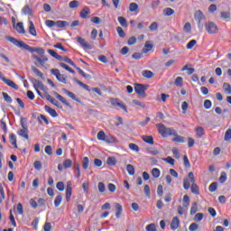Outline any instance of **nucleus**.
Wrapping results in <instances>:
<instances>
[{
	"instance_id": "43",
	"label": "nucleus",
	"mask_w": 231,
	"mask_h": 231,
	"mask_svg": "<svg viewBox=\"0 0 231 231\" xmlns=\"http://www.w3.org/2000/svg\"><path fill=\"white\" fill-rule=\"evenodd\" d=\"M162 174V171H160V169L158 168H153L152 170V176H153L154 178H159Z\"/></svg>"
},
{
	"instance_id": "59",
	"label": "nucleus",
	"mask_w": 231,
	"mask_h": 231,
	"mask_svg": "<svg viewBox=\"0 0 231 231\" xmlns=\"http://www.w3.org/2000/svg\"><path fill=\"white\" fill-rule=\"evenodd\" d=\"M136 10H138V4L136 3H131L129 5V11L130 12H136Z\"/></svg>"
},
{
	"instance_id": "64",
	"label": "nucleus",
	"mask_w": 231,
	"mask_h": 231,
	"mask_svg": "<svg viewBox=\"0 0 231 231\" xmlns=\"http://www.w3.org/2000/svg\"><path fill=\"white\" fill-rule=\"evenodd\" d=\"M44 231H51V223L46 222L43 226Z\"/></svg>"
},
{
	"instance_id": "40",
	"label": "nucleus",
	"mask_w": 231,
	"mask_h": 231,
	"mask_svg": "<svg viewBox=\"0 0 231 231\" xmlns=\"http://www.w3.org/2000/svg\"><path fill=\"white\" fill-rule=\"evenodd\" d=\"M126 171L129 176H134V166H133V164H128L126 166Z\"/></svg>"
},
{
	"instance_id": "39",
	"label": "nucleus",
	"mask_w": 231,
	"mask_h": 231,
	"mask_svg": "<svg viewBox=\"0 0 231 231\" xmlns=\"http://www.w3.org/2000/svg\"><path fill=\"white\" fill-rule=\"evenodd\" d=\"M183 202H184V208H189V206L190 205V198L189 197V195H184Z\"/></svg>"
},
{
	"instance_id": "51",
	"label": "nucleus",
	"mask_w": 231,
	"mask_h": 231,
	"mask_svg": "<svg viewBox=\"0 0 231 231\" xmlns=\"http://www.w3.org/2000/svg\"><path fill=\"white\" fill-rule=\"evenodd\" d=\"M209 192H216L217 190V182H212L208 187Z\"/></svg>"
},
{
	"instance_id": "13",
	"label": "nucleus",
	"mask_w": 231,
	"mask_h": 231,
	"mask_svg": "<svg viewBox=\"0 0 231 231\" xmlns=\"http://www.w3.org/2000/svg\"><path fill=\"white\" fill-rule=\"evenodd\" d=\"M3 82H5V84H6V86H9V88H12L13 89H15L17 91V89H19V86H17V84H15V82L12 81L11 79H8L6 78H2Z\"/></svg>"
},
{
	"instance_id": "18",
	"label": "nucleus",
	"mask_w": 231,
	"mask_h": 231,
	"mask_svg": "<svg viewBox=\"0 0 231 231\" xmlns=\"http://www.w3.org/2000/svg\"><path fill=\"white\" fill-rule=\"evenodd\" d=\"M46 113H49L52 118H57L59 116V114H57V111L53 108H51L50 106H44Z\"/></svg>"
},
{
	"instance_id": "14",
	"label": "nucleus",
	"mask_w": 231,
	"mask_h": 231,
	"mask_svg": "<svg viewBox=\"0 0 231 231\" xmlns=\"http://www.w3.org/2000/svg\"><path fill=\"white\" fill-rule=\"evenodd\" d=\"M54 97L60 100V102H61L62 104H64V106H67L68 107H71V105L69 104V102H68V100L62 97L60 94L54 92Z\"/></svg>"
},
{
	"instance_id": "16",
	"label": "nucleus",
	"mask_w": 231,
	"mask_h": 231,
	"mask_svg": "<svg viewBox=\"0 0 231 231\" xmlns=\"http://www.w3.org/2000/svg\"><path fill=\"white\" fill-rule=\"evenodd\" d=\"M178 228H180V218H178V217H174L171 223V229L178 230Z\"/></svg>"
},
{
	"instance_id": "37",
	"label": "nucleus",
	"mask_w": 231,
	"mask_h": 231,
	"mask_svg": "<svg viewBox=\"0 0 231 231\" xmlns=\"http://www.w3.org/2000/svg\"><path fill=\"white\" fill-rule=\"evenodd\" d=\"M60 68H63V69H66L67 71H69V73H72L73 75H75V71L73 70V69H71L66 63H60Z\"/></svg>"
},
{
	"instance_id": "53",
	"label": "nucleus",
	"mask_w": 231,
	"mask_h": 231,
	"mask_svg": "<svg viewBox=\"0 0 231 231\" xmlns=\"http://www.w3.org/2000/svg\"><path fill=\"white\" fill-rule=\"evenodd\" d=\"M224 140H225L226 142H230V140H231V128H229V129H227V130L226 131Z\"/></svg>"
},
{
	"instance_id": "62",
	"label": "nucleus",
	"mask_w": 231,
	"mask_h": 231,
	"mask_svg": "<svg viewBox=\"0 0 231 231\" xmlns=\"http://www.w3.org/2000/svg\"><path fill=\"white\" fill-rule=\"evenodd\" d=\"M45 24L48 28H53V26H56V22L53 20H46Z\"/></svg>"
},
{
	"instance_id": "54",
	"label": "nucleus",
	"mask_w": 231,
	"mask_h": 231,
	"mask_svg": "<svg viewBox=\"0 0 231 231\" xmlns=\"http://www.w3.org/2000/svg\"><path fill=\"white\" fill-rule=\"evenodd\" d=\"M116 32L119 35V37H121L122 39H124V37H125V32H124V29L120 26L116 27Z\"/></svg>"
},
{
	"instance_id": "49",
	"label": "nucleus",
	"mask_w": 231,
	"mask_h": 231,
	"mask_svg": "<svg viewBox=\"0 0 231 231\" xmlns=\"http://www.w3.org/2000/svg\"><path fill=\"white\" fill-rule=\"evenodd\" d=\"M44 97H45V98H46L49 102H51V104H52V105H54L55 102L57 101L56 98H54L53 97H51V96L50 94H48V93H45Z\"/></svg>"
},
{
	"instance_id": "25",
	"label": "nucleus",
	"mask_w": 231,
	"mask_h": 231,
	"mask_svg": "<svg viewBox=\"0 0 231 231\" xmlns=\"http://www.w3.org/2000/svg\"><path fill=\"white\" fill-rule=\"evenodd\" d=\"M143 140L145 143H149L150 145H154V138L152 135H143Z\"/></svg>"
},
{
	"instance_id": "15",
	"label": "nucleus",
	"mask_w": 231,
	"mask_h": 231,
	"mask_svg": "<svg viewBox=\"0 0 231 231\" xmlns=\"http://www.w3.org/2000/svg\"><path fill=\"white\" fill-rule=\"evenodd\" d=\"M28 133H30L28 128H22V129L18 130L17 134H18V136H21L22 138L28 140V138H30V135L28 134Z\"/></svg>"
},
{
	"instance_id": "8",
	"label": "nucleus",
	"mask_w": 231,
	"mask_h": 231,
	"mask_svg": "<svg viewBox=\"0 0 231 231\" xmlns=\"http://www.w3.org/2000/svg\"><path fill=\"white\" fill-rule=\"evenodd\" d=\"M110 104L114 107H120L121 109H123V111H125V113H127V106H125V105L120 102L118 98L110 99Z\"/></svg>"
},
{
	"instance_id": "58",
	"label": "nucleus",
	"mask_w": 231,
	"mask_h": 231,
	"mask_svg": "<svg viewBox=\"0 0 231 231\" xmlns=\"http://www.w3.org/2000/svg\"><path fill=\"white\" fill-rule=\"evenodd\" d=\"M97 189H98L99 192H101V194H103V192H106V184H104V182H98Z\"/></svg>"
},
{
	"instance_id": "20",
	"label": "nucleus",
	"mask_w": 231,
	"mask_h": 231,
	"mask_svg": "<svg viewBox=\"0 0 231 231\" xmlns=\"http://www.w3.org/2000/svg\"><path fill=\"white\" fill-rule=\"evenodd\" d=\"M22 14H23V15H30L31 17H33V12L29 5H25L23 7Z\"/></svg>"
},
{
	"instance_id": "47",
	"label": "nucleus",
	"mask_w": 231,
	"mask_h": 231,
	"mask_svg": "<svg viewBox=\"0 0 231 231\" xmlns=\"http://www.w3.org/2000/svg\"><path fill=\"white\" fill-rule=\"evenodd\" d=\"M223 88H224L225 93H226L227 95H231V86H230V84L224 83Z\"/></svg>"
},
{
	"instance_id": "32",
	"label": "nucleus",
	"mask_w": 231,
	"mask_h": 231,
	"mask_svg": "<svg viewBox=\"0 0 231 231\" xmlns=\"http://www.w3.org/2000/svg\"><path fill=\"white\" fill-rule=\"evenodd\" d=\"M142 75L144 79H152L154 73L151 70H143Z\"/></svg>"
},
{
	"instance_id": "56",
	"label": "nucleus",
	"mask_w": 231,
	"mask_h": 231,
	"mask_svg": "<svg viewBox=\"0 0 231 231\" xmlns=\"http://www.w3.org/2000/svg\"><path fill=\"white\" fill-rule=\"evenodd\" d=\"M171 152L177 160H180V150L178 148H172Z\"/></svg>"
},
{
	"instance_id": "45",
	"label": "nucleus",
	"mask_w": 231,
	"mask_h": 231,
	"mask_svg": "<svg viewBox=\"0 0 231 231\" xmlns=\"http://www.w3.org/2000/svg\"><path fill=\"white\" fill-rule=\"evenodd\" d=\"M106 163H107V165H110V166L116 165V158H115V157H108L106 159Z\"/></svg>"
},
{
	"instance_id": "28",
	"label": "nucleus",
	"mask_w": 231,
	"mask_h": 231,
	"mask_svg": "<svg viewBox=\"0 0 231 231\" xmlns=\"http://www.w3.org/2000/svg\"><path fill=\"white\" fill-rule=\"evenodd\" d=\"M15 30L18 33H26V31L24 30V25H23V23H17L15 26Z\"/></svg>"
},
{
	"instance_id": "7",
	"label": "nucleus",
	"mask_w": 231,
	"mask_h": 231,
	"mask_svg": "<svg viewBox=\"0 0 231 231\" xmlns=\"http://www.w3.org/2000/svg\"><path fill=\"white\" fill-rule=\"evenodd\" d=\"M206 32L209 33V35H216V33L219 32V28L214 22H208L205 24Z\"/></svg>"
},
{
	"instance_id": "2",
	"label": "nucleus",
	"mask_w": 231,
	"mask_h": 231,
	"mask_svg": "<svg viewBox=\"0 0 231 231\" xmlns=\"http://www.w3.org/2000/svg\"><path fill=\"white\" fill-rule=\"evenodd\" d=\"M6 41H9V42H12L14 46H17V48H21L22 50H27V51H30V53H33V51H36V53H39V55H44V49L42 48H33L30 45L24 43L23 41H19L12 36H6Z\"/></svg>"
},
{
	"instance_id": "36",
	"label": "nucleus",
	"mask_w": 231,
	"mask_h": 231,
	"mask_svg": "<svg viewBox=\"0 0 231 231\" xmlns=\"http://www.w3.org/2000/svg\"><path fill=\"white\" fill-rule=\"evenodd\" d=\"M82 167L84 171H88V168L89 167V158L84 157L82 160Z\"/></svg>"
},
{
	"instance_id": "12",
	"label": "nucleus",
	"mask_w": 231,
	"mask_h": 231,
	"mask_svg": "<svg viewBox=\"0 0 231 231\" xmlns=\"http://www.w3.org/2000/svg\"><path fill=\"white\" fill-rule=\"evenodd\" d=\"M78 42L84 50H92L93 48L89 43L86 42V40L82 37H78Z\"/></svg>"
},
{
	"instance_id": "41",
	"label": "nucleus",
	"mask_w": 231,
	"mask_h": 231,
	"mask_svg": "<svg viewBox=\"0 0 231 231\" xmlns=\"http://www.w3.org/2000/svg\"><path fill=\"white\" fill-rule=\"evenodd\" d=\"M60 203H62V195H58L55 199H54V206L57 208V207H60Z\"/></svg>"
},
{
	"instance_id": "31",
	"label": "nucleus",
	"mask_w": 231,
	"mask_h": 231,
	"mask_svg": "<svg viewBox=\"0 0 231 231\" xmlns=\"http://www.w3.org/2000/svg\"><path fill=\"white\" fill-rule=\"evenodd\" d=\"M56 26L58 28H66V26H69V23L67 21L59 20L56 22Z\"/></svg>"
},
{
	"instance_id": "63",
	"label": "nucleus",
	"mask_w": 231,
	"mask_h": 231,
	"mask_svg": "<svg viewBox=\"0 0 231 231\" xmlns=\"http://www.w3.org/2000/svg\"><path fill=\"white\" fill-rule=\"evenodd\" d=\"M149 30L150 32H156V30H158V23H152L151 25L149 26Z\"/></svg>"
},
{
	"instance_id": "60",
	"label": "nucleus",
	"mask_w": 231,
	"mask_h": 231,
	"mask_svg": "<svg viewBox=\"0 0 231 231\" xmlns=\"http://www.w3.org/2000/svg\"><path fill=\"white\" fill-rule=\"evenodd\" d=\"M65 187H66V186L64 185V182H62V181H59V182L56 184V188L58 189V190H60V192L64 191Z\"/></svg>"
},
{
	"instance_id": "38",
	"label": "nucleus",
	"mask_w": 231,
	"mask_h": 231,
	"mask_svg": "<svg viewBox=\"0 0 231 231\" xmlns=\"http://www.w3.org/2000/svg\"><path fill=\"white\" fill-rule=\"evenodd\" d=\"M129 149H131V151H134V152H140V147L136 144V143H129L128 144Z\"/></svg>"
},
{
	"instance_id": "4",
	"label": "nucleus",
	"mask_w": 231,
	"mask_h": 231,
	"mask_svg": "<svg viewBox=\"0 0 231 231\" xmlns=\"http://www.w3.org/2000/svg\"><path fill=\"white\" fill-rule=\"evenodd\" d=\"M62 60H64V62H67V64H70V66L75 68L79 71V74L82 75L84 79H91V75L87 74L86 72H84V70H82V69L77 67V64H75L73 60H71V59H69V57L62 58Z\"/></svg>"
},
{
	"instance_id": "21",
	"label": "nucleus",
	"mask_w": 231,
	"mask_h": 231,
	"mask_svg": "<svg viewBox=\"0 0 231 231\" xmlns=\"http://www.w3.org/2000/svg\"><path fill=\"white\" fill-rule=\"evenodd\" d=\"M197 138H202L205 136V129L202 126H198L195 128Z\"/></svg>"
},
{
	"instance_id": "5",
	"label": "nucleus",
	"mask_w": 231,
	"mask_h": 231,
	"mask_svg": "<svg viewBox=\"0 0 231 231\" xmlns=\"http://www.w3.org/2000/svg\"><path fill=\"white\" fill-rule=\"evenodd\" d=\"M194 19L198 23L199 30H200V32H203V24H202L201 22L205 21L207 19L205 14H203V12L201 10L196 11L195 14H194Z\"/></svg>"
},
{
	"instance_id": "3",
	"label": "nucleus",
	"mask_w": 231,
	"mask_h": 231,
	"mask_svg": "<svg viewBox=\"0 0 231 231\" xmlns=\"http://www.w3.org/2000/svg\"><path fill=\"white\" fill-rule=\"evenodd\" d=\"M51 73L56 77L58 82H61V84H68V76L66 74H61L59 69H51Z\"/></svg>"
},
{
	"instance_id": "24",
	"label": "nucleus",
	"mask_w": 231,
	"mask_h": 231,
	"mask_svg": "<svg viewBox=\"0 0 231 231\" xmlns=\"http://www.w3.org/2000/svg\"><path fill=\"white\" fill-rule=\"evenodd\" d=\"M152 48H154V45H152V43H151V42L147 41L144 44V48L143 50V53H149V51H151V50H152Z\"/></svg>"
},
{
	"instance_id": "52",
	"label": "nucleus",
	"mask_w": 231,
	"mask_h": 231,
	"mask_svg": "<svg viewBox=\"0 0 231 231\" xmlns=\"http://www.w3.org/2000/svg\"><path fill=\"white\" fill-rule=\"evenodd\" d=\"M145 230H146V231H158V230L156 229V224H154V223H152V224H150V225H147L146 227H145Z\"/></svg>"
},
{
	"instance_id": "30",
	"label": "nucleus",
	"mask_w": 231,
	"mask_h": 231,
	"mask_svg": "<svg viewBox=\"0 0 231 231\" xmlns=\"http://www.w3.org/2000/svg\"><path fill=\"white\" fill-rule=\"evenodd\" d=\"M191 192L196 196H199V187L197 186L196 182H191Z\"/></svg>"
},
{
	"instance_id": "46",
	"label": "nucleus",
	"mask_w": 231,
	"mask_h": 231,
	"mask_svg": "<svg viewBox=\"0 0 231 231\" xmlns=\"http://www.w3.org/2000/svg\"><path fill=\"white\" fill-rule=\"evenodd\" d=\"M38 121H39V124H42V122H44L46 125L50 124V122L48 121V118H46L44 115H40V116H38Z\"/></svg>"
},
{
	"instance_id": "29",
	"label": "nucleus",
	"mask_w": 231,
	"mask_h": 231,
	"mask_svg": "<svg viewBox=\"0 0 231 231\" xmlns=\"http://www.w3.org/2000/svg\"><path fill=\"white\" fill-rule=\"evenodd\" d=\"M117 21L123 28H127V19H125L124 16H118Z\"/></svg>"
},
{
	"instance_id": "61",
	"label": "nucleus",
	"mask_w": 231,
	"mask_h": 231,
	"mask_svg": "<svg viewBox=\"0 0 231 231\" xmlns=\"http://www.w3.org/2000/svg\"><path fill=\"white\" fill-rule=\"evenodd\" d=\"M20 125H22V129H28V125L26 124V118L21 117Z\"/></svg>"
},
{
	"instance_id": "42",
	"label": "nucleus",
	"mask_w": 231,
	"mask_h": 231,
	"mask_svg": "<svg viewBox=\"0 0 231 231\" xmlns=\"http://www.w3.org/2000/svg\"><path fill=\"white\" fill-rule=\"evenodd\" d=\"M79 6H80V4L77 0L70 1L69 3V7L71 9L79 8Z\"/></svg>"
},
{
	"instance_id": "11",
	"label": "nucleus",
	"mask_w": 231,
	"mask_h": 231,
	"mask_svg": "<svg viewBox=\"0 0 231 231\" xmlns=\"http://www.w3.org/2000/svg\"><path fill=\"white\" fill-rule=\"evenodd\" d=\"M73 194V188L71 187V181L67 182L66 188V201L69 202L71 199V195Z\"/></svg>"
},
{
	"instance_id": "17",
	"label": "nucleus",
	"mask_w": 231,
	"mask_h": 231,
	"mask_svg": "<svg viewBox=\"0 0 231 231\" xmlns=\"http://www.w3.org/2000/svg\"><path fill=\"white\" fill-rule=\"evenodd\" d=\"M89 14H91V10H89V7H85L80 11L79 17H81V19H88Z\"/></svg>"
},
{
	"instance_id": "27",
	"label": "nucleus",
	"mask_w": 231,
	"mask_h": 231,
	"mask_svg": "<svg viewBox=\"0 0 231 231\" xmlns=\"http://www.w3.org/2000/svg\"><path fill=\"white\" fill-rule=\"evenodd\" d=\"M9 142L15 149H17V137L14 134H10Z\"/></svg>"
},
{
	"instance_id": "10",
	"label": "nucleus",
	"mask_w": 231,
	"mask_h": 231,
	"mask_svg": "<svg viewBox=\"0 0 231 231\" xmlns=\"http://www.w3.org/2000/svg\"><path fill=\"white\" fill-rule=\"evenodd\" d=\"M97 140L100 142H106V143H113V137L109 139V137L106 136V133L104 131H99L97 133Z\"/></svg>"
},
{
	"instance_id": "19",
	"label": "nucleus",
	"mask_w": 231,
	"mask_h": 231,
	"mask_svg": "<svg viewBox=\"0 0 231 231\" xmlns=\"http://www.w3.org/2000/svg\"><path fill=\"white\" fill-rule=\"evenodd\" d=\"M29 33L32 35V37H37V30H35V25L32 21L29 22Z\"/></svg>"
},
{
	"instance_id": "35",
	"label": "nucleus",
	"mask_w": 231,
	"mask_h": 231,
	"mask_svg": "<svg viewBox=\"0 0 231 231\" xmlns=\"http://www.w3.org/2000/svg\"><path fill=\"white\" fill-rule=\"evenodd\" d=\"M9 220L11 222V224L13 225V226H17V222H15V217H14V213L12 211V209H10L9 211Z\"/></svg>"
},
{
	"instance_id": "1",
	"label": "nucleus",
	"mask_w": 231,
	"mask_h": 231,
	"mask_svg": "<svg viewBox=\"0 0 231 231\" xmlns=\"http://www.w3.org/2000/svg\"><path fill=\"white\" fill-rule=\"evenodd\" d=\"M156 127L162 138H167V136H175L172 139V142H175L176 143H185V137L179 135L176 130L166 127L163 124H157Z\"/></svg>"
},
{
	"instance_id": "6",
	"label": "nucleus",
	"mask_w": 231,
	"mask_h": 231,
	"mask_svg": "<svg viewBox=\"0 0 231 231\" xmlns=\"http://www.w3.org/2000/svg\"><path fill=\"white\" fill-rule=\"evenodd\" d=\"M149 86H145L143 84H136L134 87V91L140 97V98H145L147 97V94L145 91H147V88Z\"/></svg>"
},
{
	"instance_id": "9",
	"label": "nucleus",
	"mask_w": 231,
	"mask_h": 231,
	"mask_svg": "<svg viewBox=\"0 0 231 231\" xmlns=\"http://www.w3.org/2000/svg\"><path fill=\"white\" fill-rule=\"evenodd\" d=\"M73 167V161L71 159H66L62 164H58V171H64V169H71Z\"/></svg>"
},
{
	"instance_id": "55",
	"label": "nucleus",
	"mask_w": 231,
	"mask_h": 231,
	"mask_svg": "<svg viewBox=\"0 0 231 231\" xmlns=\"http://www.w3.org/2000/svg\"><path fill=\"white\" fill-rule=\"evenodd\" d=\"M175 86L181 88V86H183V78L177 77L175 79Z\"/></svg>"
},
{
	"instance_id": "50",
	"label": "nucleus",
	"mask_w": 231,
	"mask_h": 231,
	"mask_svg": "<svg viewBox=\"0 0 231 231\" xmlns=\"http://www.w3.org/2000/svg\"><path fill=\"white\" fill-rule=\"evenodd\" d=\"M218 180H219V182H220V183H225V182L226 181V180H227L226 172L222 171V172L220 173V177H219Z\"/></svg>"
},
{
	"instance_id": "34",
	"label": "nucleus",
	"mask_w": 231,
	"mask_h": 231,
	"mask_svg": "<svg viewBox=\"0 0 231 231\" xmlns=\"http://www.w3.org/2000/svg\"><path fill=\"white\" fill-rule=\"evenodd\" d=\"M163 14L166 17H171V15H174V9L167 7L163 10Z\"/></svg>"
},
{
	"instance_id": "33",
	"label": "nucleus",
	"mask_w": 231,
	"mask_h": 231,
	"mask_svg": "<svg viewBox=\"0 0 231 231\" xmlns=\"http://www.w3.org/2000/svg\"><path fill=\"white\" fill-rule=\"evenodd\" d=\"M190 183H192L190 181V180L189 178H184L183 179V189L185 190H189L190 189Z\"/></svg>"
},
{
	"instance_id": "48",
	"label": "nucleus",
	"mask_w": 231,
	"mask_h": 231,
	"mask_svg": "<svg viewBox=\"0 0 231 231\" xmlns=\"http://www.w3.org/2000/svg\"><path fill=\"white\" fill-rule=\"evenodd\" d=\"M198 44V41L196 40H191L188 42V44L186 45L187 50H192V48H194V45Z\"/></svg>"
},
{
	"instance_id": "26",
	"label": "nucleus",
	"mask_w": 231,
	"mask_h": 231,
	"mask_svg": "<svg viewBox=\"0 0 231 231\" xmlns=\"http://www.w3.org/2000/svg\"><path fill=\"white\" fill-rule=\"evenodd\" d=\"M64 93L67 94L68 97H69V98H72V100H75V102H79V104H81L80 100H79V98H77V96H75V93L70 92L69 90L64 89Z\"/></svg>"
},
{
	"instance_id": "22",
	"label": "nucleus",
	"mask_w": 231,
	"mask_h": 231,
	"mask_svg": "<svg viewBox=\"0 0 231 231\" xmlns=\"http://www.w3.org/2000/svg\"><path fill=\"white\" fill-rule=\"evenodd\" d=\"M116 207V217H120V216H122V212L124 211V208L122 207V205L120 203H116L115 204Z\"/></svg>"
},
{
	"instance_id": "57",
	"label": "nucleus",
	"mask_w": 231,
	"mask_h": 231,
	"mask_svg": "<svg viewBox=\"0 0 231 231\" xmlns=\"http://www.w3.org/2000/svg\"><path fill=\"white\" fill-rule=\"evenodd\" d=\"M196 212H198V203L197 202L192 204L191 208H190V215L194 216V214H196Z\"/></svg>"
},
{
	"instance_id": "44",
	"label": "nucleus",
	"mask_w": 231,
	"mask_h": 231,
	"mask_svg": "<svg viewBox=\"0 0 231 231\" xmlns=\"http://www.w3.org/2000/svg\"><path fill=\"white\" fill-rule=\"evenodd\" d=\"M2 95H3L4 100H5L7 102V104H12V102H13L12 97H10V95H8V93L3 92Z\"/></svg>"
},
{
	"instance_id": "23",
	"label": "nucleus",
	"mask_w": 231,
	"mask_h": 231,
	"mask_svg": "<svg viewBox=\"0 0 231 231\" xmlns=\"http://www.w3.org/2000/svg\"><path fill=\"white\" fill-rule=\"evenodd\" d=\"M47 51L49 54H51V57H53L57 60H62V56L59 55V53H57V51H55L51 49H49Z\"/></svg>"
}]
</instances>
